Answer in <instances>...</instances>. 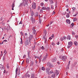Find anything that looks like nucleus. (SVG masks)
I'll use <instances>...</instances> for the list:
<instances>
[{"label": "nucleus", "instance_id": "f257e3e1", "mask_svg": "<svg viewBox=\"0 0 78 78\" xmlns=\"http://www.w3.org/2000/svg\"><path fill=\"white\" fill-rule=\"evenodd\" d=\"M31 16H32L30 18V20L31 22H32L33 23H34L35 22V19L34 18H33V16H34V12H32L31 13Z\"/></svg>", "mask_w": 78, "mask_h": 78}, {"label": "nucleus", "instance_id": "f03ea898", "mask_svg": "<svg viewBox=\"0 0 78 78\" xmlns=\"http://www.w3.org/2000/svg\"><path fill=\"white\" fill-rule=\"evenodd\" d=\"M47 56H48V54L46 53V54L45 56L43 57V58L42 59V62H44V61H46V59H47Z\"/></svg>", "mask_w": 78, "mask_h": 78}, {"label": "nucleus", "instance_id": "7ed1b4c3", "mask_svg": "<svg viewBox=\"0 0 78 78\" xmlns=\"http://www.w3.org/2000/svg\"><path fill=\"white\" fill-rule=\"evenodd\" d=\"M72 46V41H70L68 42V45L67 46L68 48H69L71 46Z\"/></svg>", "mask_w": 78, "mask_h": 78}, {"label": "nucleus", "instance_id": "20e7f679", "mask_svg": "<svg viewBox=\"0 0 78 78\" xmlns=\"http://www.w3.org/2000/svg\"><path fill=\"white\" fill-rule=\"evenodd\" d=\"M33 31V33L34 34H35L36 32V27H34L32 29Z\"/></svg>", "mask_w": 78, "mask_h": 78}, {"label": "nucleus", "instance_id": "39448f33", "mask_svg": "<svg viewBox=\"0 0 78 78\" xmlns=\"http://www.w3.org/2000/svg\"><path fill=\"white\" fill-rule=\"evenodd\" d=\"M39 23H41V22L42 21V17H41V16H40V15H39Z\"/></svg>", "mask_w": 78, "mask_h": 78}, {"label": "nucleus", "instance_id": "423d86ee", "mask_svg": "<svg viewBox=\"0 0 78 78\" xmlns=\"http://www.w3.org/2000/svg\"><path fill=\"white\" fill-rule=\"evenodd\" d=\"M32 39H34L33 38V36L32 35H30L29 38V40L30 43H31V42L30 41L31 40H32Z\"/></svg>", "mask_w": 78, "mask_h": 78}, {"label": "nucleus", "instance_id": "0eeeda50", "mask_svg": "<svg viewBox=\"0 0 78 78\" xmlns=\"http://www.w3.org/2000/svg\"><path fill=\"white\" fill-rule=\"evenodd\" d=\"M67 59V56H63L62 58V60L63 61H66V60Z\"/></svg>", "mask_w": 78, "mask_h": 78}, {"label": "nucleus", "instance_id": "6e6552de", "mask_svg": "<svg viewBox=\"0 0 78 78\" xmlns=\"http://www.w3.org/2000/svg\"><path fill=\"white\" fill-rule=\"evenodd\" d=\"M32 7L33 9H36V3H32Z\"/></svg>", "mask_w": 78, "mask_h": 78}, {"label": "nucleus", "instance_id": "1a4fd4ad", "mask_svg": "<svg viewBox=\"0 0 78 78\" xmlns=\"http://www.w3.org/2000/svg\"><path fill=\"white\" fill-rule=\"evenodd\" d=\"M31 78H36L37 76H36L34 75V74H31Z\"/></svg>", "mask_w": 78, "mask_h": 78}, {"label": "nucleus", "instance_id": "9d476101", "mask_svg": "<svg viewBox=\"0 0 78 78\" xmlns=\"http://www.w3.org/2000/svg\"><path fill=\"white\" fill-rule=\"evenodd\" d=\"M57 59V58H54L51 59V61L53 62H55V61H56Z\"/></svg>", "mask_w": 78, "mask_h": 78}, {"label": "nucleus", "instance_id": "9b49d317", "mask_svg": "<svg viewBox=\"0 0 78 78\" xmlns=\"http://www.w3.org/2000/svg\"><path fill=\"white\" fill-rule=\"evenodd\" d=\"M66 22L68 24H70V21L69 20H66Z\"/></svg>", "mask_w": 78, "mask_h": 78}, {"label": "nucleus", "instance_id": "f8f14e48", "mask_svg": "<svg viewBox=\"0 0 78 78\" xmlns=\"http://www.w3.org/2000/svg\"><path fill=\"white\" fill-rule=\"evenodd\" d=\"M15 6V4L13 3L12 4V10H14V7Z\"/></svg>", "mask_w": 78, "mask_h": 78}, {"label": "nucleus", "instance_id": "ddd939ff", "mask_svg": "<svg viewBox=\"0 0 78 78\" xmlns=\"http://www.w3.org/2000/svg\"><path fill=\"white\" fill-rule=\"evenodd\" d=\"M23 5L24 6H25V5L26 4L27 5V6H28V4H27V3H21L20 5Z\"/></svg>", "mask_w": 78, "mask_h": 78}, {"label": "nucleus", "instance_id": "4468645a", "mask_svg": "<svg viewBox=\"0 0 78 78\" xmlns=\"http://www.w3.org/2000/svg\"><path fill=\"white\" fill-rule=\"evenodd\" d=\"M1 70H4L5 67L3 66H2L0 67Z\"/></svg>", "mask_w": 78, "mask_h": 78}, {"label": "nucleus", "instance_id": "2eb2a0df", "mask_svg": "<svg viewBox=\"0 0 78 78\" xmlns=\"http://www.w3.org/2000/svg\"><path fill=\"white\" fill-rule=\"evenodd\" d=\"M46 34H44V36H43V38L44 40L47 39V38L46 37Z\"/></svg>", "mask_w": 78, "mask_h": 78}, {"label": "nucleus", "instance_id": "dca6fc26", "mask_svg": "<svg viewBox=\"0 0 78 78\" xmlns=\"http://www.w3.org/2000/svg\"><path fill=\"white\" fill-rule=\"evenodd\" d=\"M49 70H50V69L47 68L46 69V73H49Z\"/></svg>", "mask_w": 78, "mask_h": 78}, {"label": "nucleus", "instance_id": "f3484780", "mask_svg": "<svg viewBox=\"0 0 78 78\" xmlns=\"http://www.w3.org/2000/svg\"><path fill=\"white\" fill-rule=\"evenodd\" d=\"M71 38L70 37V36L68 35L67 37V39H69V40H70Z\"/></svg>", "mask_w": 78, "mask_h": 78}, {"label": "nucleus", "instance_id": "a211bd4d", "mask_svg": "<svg viewBox=\"0 0 78 78\" xmlns=\"http://www.w3.org/2000/svg\"><path fill=\"white\" fill-rule=\"evenodd\" d=\"M55 73H56V74H57V75H59V71H58L57 70H55Z\"/></svg>", "mask_w": 78, "mask_h": 78}, {"label": "nucleus", "instance_id": "6ab92c4d", "mask_svg": "<svg viewBox=\"0 0 78 78\" xmlns=\"http://www.w3.org/2000/svg\"><path fill=\"white\" fill-rule=\"evenodd\" d=\"M46 10L47 11H50V7H47L46 9Z\"/></svg>", "mask_w": 78, "mask_h": 78}, {"label": "nucleus", "instance_id": "aec40b11", "mask_svg": "<svg viewBox=\"0 0 78 78\" xmlns=\"http://www.w3.org/2000/svg\"><path fill=\"white\" fill-rule=\"evenodd\" d=\"M28 40L26 41V45H28Z\"/></svg>", "mask_w": 78, "mask_h": 78}, {"label": "nucleus", "instance_id": "412c9836", "mask_svg": "<svg viewBox=\"0 0 78 78\" xmlns=\"http://www.w3.org/2000/svg\"><path fill=\"white\" fill-rule=\"evenodd\" d=\"M9 63H7V69H9Z\"/></svg>", "mask_w": 78, "mask_h": 78}, {"label": "nucleus", "instance_id": "4be33fe9", "mask_svg": "<svg viewBox=\"0 0 78 78\" xmlns=\"http://www.w3.org/2000/svg\"><path fill=\"white\" fill-rule=\"evenodd\" d=\"M34 65V62H32L30 64V66H33Z\"/></svg>", "mask_w": 78, "mask_h": 78}, {"label": "nucleus", "instance_id": "5701e85b", "mask_svg": "<svg viewBox=\"0 0 78 78\" xmlns=\"http://www.w3.org/2000/svg\"><path fill=\"white\" fill-rule=\"evenodd\" d=\"M66 17H67L68 18H69V13H67V15H66Z\"/></svg>", "mask_w": 78, "mask_h": 78}, {"label": "nucleus", "instance_id": "b1692460", "mask_svg": "<svg viewBox=\"0 0 78 78\" xmlns=\"http://www.w3.org/2000/svg\"><path fill=\"white\" fill-rule=\"evenodd\" d=\"M41 6H42V7L44 6V3L43 2H41Z\"/></svg>", "mask_w": 78, "mask_h": 78}, {"label": "nucleus", "instance_id": "393cba45", "mask_svg": "<svg viewBox=\"0 0 78 78\" xmlns=\"http://www.w3.org/2000/svg\"><path fill=\"white\" fill-rule=\"evenodd\" d=\"M78 20L77 18H75L73 19V20L74 22H75V21H76V20Z\"/></svg>", "mask_w": 78, "mask_h": 78}, {"label": "nucleus", "instance_id": "a878e982", "mask_svg": "<svg viewBox=\"0 0 78 78\" xmlns=\"http://www.w3.org/2000/svg\"><path fill=\"white\" fill-rule=\"evenodd\" d=\"M55 74H53L52 75V76H51L52 78H55Z\"/></svg>", "mask_w": 78, "mask_h": 78}, {"label": "nucleus", "instance_id": "bb28decb", "mask_svg": "<svg viewBox=\"0 0 78 78\" xmlns=\"http://www.w3.org/2000/svg\"><path fill=\"white\" fill-rule=\"evenodd\" d=\"M74 44L76 46L78 45V43L76 41H75L74 42Z\"/></svg>", "mask_w": 78, "mask_h": 78}, {"label": "nucleus", "instance_id": "cd10ccee", "mask_svg": "<svg viewBox=\"0 0 78 78\" xmlns=\"http://www.w3.org/2000/svg\"><path fill=\"white\" fill-rule=\"evenodd\" d=\"M49 1L51 2V4H53V2L52 0H49Z\"/></svg>", "mask_w": 78, "mask_h": 78}, {"label": "nucleus", "instance_id": "c85d7f7f", "mask_svg": "<svg viewBox=\"0 0 78 78\" xmlns=\"http://www.w3.org/2000/svg\"><path fill=\"white\" fill-rule=\"evenodd\" d=\"M66 38H67V37H66V36H64L62 37V39L63 40H65Z\"/></svg>", "mask_w": 78, "mask_h": 78}, {"label": "nucleus", "instance_id": "c756f323", "mask_svg": "<svg viewBox=\"0 0 78 78\" xmlns=\"http://www.w3.org/2000/svg\"><path fill=\"white\" fill-rule=\"evenodd\" d=\"M29 61H30V59L29 58H26V62H29Z\"/></svg>", "mask_w": 78, "mask_h": 78}, {"label": "nucleus", "instance_id": "7c9ffc66", "mask_svg": "<svg viewBox=\"0 0 78 78\" xmlns=\"http://www.w3.org/2000/svg\"><path fill=\"white\" fill-rule=\"evenodd\" d=\"M66 14H67V12H64L63 13L62 15H63L64 16H65Z\"/></svg>", "mask_w": 78, "mask_h": 78}, {"label": "nucleus", "instance_id": "2f4dec72", "mask_svg": "<svg viewBox=\"0 0 78 78\" xmlns=\"http://www.w3.org/2000/svg\"><path fill=\"white\" fill-rule=\"evenodd\" d=\"M41 57L42 56H40L39 57V62H40V61L42 60V58H41Z\"/></svg>", "mask_w": 78, "mask_h": 78}, {"label": "nucleus", "instance_id": "473e14b6", "mask_svg": "<svg viewBox=\"0 0 78 78\" xmlns=\"http://www.w3.org/2000/svg\"><path fill=\"white\" fill-rule=\"evenodd\" d=\"M69 65H68L66 66V69H69Z\"/></svg>", "mask_w": 78, "mask_h": 78}, {"label": "nucleus", "instance_id": "72a5a7b5", "mask_svg": "<svg viewBox=\"0 0 78 78\" xmlns=\"http://www.w3.org/2000/svg\"><path fill=\"white\" fill-rule=\"evenodd\" d=\"M18 69L17 68H16V74H17V72H18Z\"/></svg>", "mask_w": 78, "mask_h": 78}, {"label": "nucleus", "instance_id": "f704fd0d", "mask_svg": "<svg viewBox=\"0 0 78 78\" xmlns=\"http://www.w3.org/2000/svg\"><path fill=\"white\" fill-rule=\"evenodd\" d=\"M41 69L42 70H45V68L44 67H42L41 68Z\"/></svg>", "mask_w": 78, "mask_h": 78}, {"label": "nucleus", "instance_id": "c9c22d12", "mask_svg": "<svg viewBox=\"0 0 78 78\" xmlns=\"http://www.w3.org/2000/svg\"><path fill=\"white\" fill-rule=\"evenodd\" d=\"M51 9H54V8L53 7V5H51Z\"/></svg>", "mask_w": 78, "mask_h": 78}, {"label": "nucleus", "instance_id": "e433bc0d", "mask_svg": "<svg viewBox=\"0 0 78 78\" xmlns=\"http://www.w3.org/2000/svg\"><path fill=\"white\" fill-rule=\"evenodd\" d=\"M42 9L44 10H45V9H46V7H42Z\"/></svg>", "mask_w": 78, "mask_h": 78}, {"label": "nucleus", "instance_id": "4c0bfd02", "mask_svg": "<svg viewBox=\"0 0 78 78\" xmlns=\"http://www.w3.org/2000/svg\"><path fill=\"white\" fill-rule=\"evenodd\" d=\"M26 56H27V55H24L23 56V58H26Z\"/></svg>", "mask_w": 78, "mask_h": 78}, {"label": "nucleus", "instance_id": "58836bf2", "mask_svg": "<svg viewBox=\"0 0 78 78\" xmlns=\"http://www.w3.org/2000/svg\"><path fill=\"white\" fill-rule=\"evenodd\" d=\"M51 45H55V44L54 43L52 42L51 44Z\"/></svg>", "mask_w": 78, "mask_h": 78}, {"label": "nucleus", "instance_id": "ea45409f", "mask_svg": "<svg viewBox=\"0 0 78 78\" xmlns=\"http://www.w3.org/2000/svg\"><path fill=\"white\" fill-rule=\"evenodd\" d=\"M72 34L73 35H75V32L74 31L72 32Z\"/></svg>", "mask_w": 78, "mask_h": 78}, {"label": "nucleus", "instance_id": "a19ab883", "mask_svg": "<svg viewBox=\"0 0 78 78\" xmlns=\"http://www.w3.org/2000/svg\"><path fill=\"white\" fill-rule=\"evenodd\" d=\"M72 9L74 11H75V10L76 9V8L75 7H73Z\"/></svg>", "mask_w": 78, "mask_h": 78}, {"label": "nucleus", "instance_id": "79ce46f5", "mask_svg": "<svg viewBox=\"0 0 78 78\" xmlns=\"http://www.w3.org/2000/svg\"><path fill=\"white\" fill-rule=\"evenodd\" d=\"M20 39L21 40V41H20V44H22V38H21Z\"/></svg>", "mask_w": 78, "mask_h": 78}, {"label": "nucleus", "instance_id": "37998d69", "mask_svg": "<svg viewBox=\"0 0 78 78\" xmlns=\"http://www.w3.org/2000/svg\"><path fill=\"white\" fill-rule=\"evenodd\" d=\"M35 48V45H34V47H32V49L33 50H34Z\"/></svg>", "mask_w": 78, "mask_h": 78}, {"label": "nucleus", "instance_id": "c03bdc74", "mask_svg": "<svg viewBox=\"0 0 78 78\" xmlns=\"http://www.w3.org/2000/svg\"><path fill=\"white\" fill-rule=\"evenodd\" d=\"M44 44L47 43V39H44Z\"/></svg>", "mask_w": 78, "mask_h": 78}, {"label": "nucleus", "instance_id": "a18cd8bd", "mask_svg": "<svg viewBox=\"0 0 78 78\" xmlns=\"http://www.w3.org/2000/svg\"><path fill=\"white\" fill-rule=\"evenodd\" d=\"M35 16H36L37 17H38V13L36 12V15Z\"/></svg>", "mask_w": 78, "mask_h": 78}, {"label": "nucleus", "instance_id": "49530a36", "mask_svg": "<svg viewBox=\"0 0 78 78\" xmlns=\"http://www.w3.org/2000/svg\"><path fill=\"white\" fill-rule=\"evenodd\" d=\"M55 14V11H53V13H52V15H54Z\"/></svg>", "mask_w": 78, "mask_h": 78}, {"label": "nucleus", "instance_id": "de8ad7c7", "mask_svg": "<svg viewBox=\"0 0 78 78\" xmlns=\"http://www.w3.org/2000/svg\"><path fill=\"white\" fill-rule=\"evenodd\" d=\"M41 49L42 50H44V46H42V47L41 48Z\"/></svg>", "mask_w": 78, "mask_h": 78}, {"label": "nucleus", "instance_id": "09e8293b", "mask_svg": "<svg viewBox=\"0 0 78 78\" xmlns=\"http://www.w3.org/2000/svg\"><path fill=\"white\" fill-rule=\"evenodd\" d=\"M20 34H21L22 36H23V32H21Z\"/></svg>", "mask_w": 78, "mask_h": 78}, {"label": "nucleus", "instance_id": "8fccbe9b", "mask_svg": "<svg viewBox=\"0 0 78 78\" xmlns=\"http://www.w3.org/2000/svg\"><path fill=\"white\" fill-rule=\"evenodd\" d=\"M6 52H7V51H6V49H5L4 51V53H5V54H6Z\"/></svg>", "mask_w": 78, "mask_h": 78}, {"label": "nucleus", "instance_id": "3c124183", "mask_svg": "<svg viewBox=\"0 0 78 78\" xmlns=\"http://www.w3.org/2000/svg\"><path fill=\"white\" fill-rule=\"evenodd\" d=\"M27 76L28 77V78L30 77V75L29 74H28Z\"/></svg>", "mask_w": 78, "mask_h": 78}, {"label": "nucleus", "instance_id": "603ef678", "mask_svg": "<svg viewBox=\"0 0 78 78\" xmlns=\"http://www.w3.org/2000/svg\"><path fill=\"white\" fill-rule=\"evenodd\" d=\"M60 40L61 41H62L63 39H62V38L61 37L60 38Z\"/></svg>", "mask_w": 78, "mask_h": 78}, {"label": "nucleus", "instance_id": "864d4df0", "mask_svg": "<svg viewBox=\"0 0 78 78\" xmlns=\"http://www.w3.org/2000/svg\"><path fill=\"white\" fill-rule=\"evenodd\" d=\"M30 51H28V55H30Z\"/></svg>", "mask_w": 78, "mask_h": 78}, {"label": "nucleus", "instance_id": "5fc2aeb1", "mask_svg": "<svg viewBox=\"0 0 78 78\" xmlns=\"http://www.w3.org/2000/svg\"><path fill=\"white\" fill-rule=\"evenodd\" d=\"M19 24H22V22L20 21V23H19Z\"/></svg>", "mask_w": 78, "mask_h": 78}, {"label": "nucleus", "instance_id": "6e6d98bb", "mask_svg": "<svg viewBox=\"0 0 78 78\" xmlns=\"http://www.w3.org/2000/svg\"><path fill=\"white\" fill-rule=\"evenodd\" d=\"M71 25L72 26V27H73V26H74V24L73 23H72L71 24Z\"/></svg>", "mask_w": 78, "mask_h": 78}, {"label": "nucleus", "instance_id": "4d7b16f0", "mask_svg": "<svg viewBox=\"0 0 78 78\" xmlns=\"http://www.w3.org/2000/svg\"><path fill=\"white\" fill-rule=\"evenodd\" d=\"M50 73H53V72L52 71H51L50 72Z\"/></svg>", "mask_w": 78, "mask_h": 78}, {"label": "nucleus", "instance_id": "13d9d810", "mask_svg": "<svg viewBox=\"0 0 78 78\" xmlns=\"http://www.w3.org/2000/svg\"><path fill=\"white\" fill-rule=\"evenodd\" d=\"M53 1H54V2H55L56 3L57 2V0H53Z\"/></svg>", "mask_w": 78, "mask_h": 78}, {"label": "nucleus", "instance_id": "bf43d9fd", "mask_svg": "<svg viewBox=\"0 0 78 78\" xmlns=\"http://www.w3.org/2000/svg\"><path fill=\"white\" fill-rule=\"evenodd\" d=\"M4 73H6V70H4V71L3 72Z\"/></svg>", "mask_w": 78, "mask_h": 78}, {"label": "nucleus", "instance_id": "052dcab7", "mask_svg": "<svg viewBox=\"0 0 78 78\" xmlns=\"http://www.w3.org/2000/svg\"><path fill=\"white\" fill-rule=\"evenodd\" d=\"M3 42H7V40H3Z\"/></svg>", "mask_w": 78, "mask_h": 78}, {"label": "nucleus", "instance_id": "680f3d73", "mask_svg": "<svg viewBox=\"0 0 78 78\" xmlns=\"http://www.w3.org/2000/svg\"><path fill=\"white\" fill-rule=\"evenodd\" d=\"M77 16V14H75V15H73V16Z\"/></svg>", "mask_w": 78, "mask_h": 78}, {"label": "nucleus", "instance_id": "e2e57ef3", "mask_svg": "<svg viewBox=\"0 0 78 78\" xmlns=\"http://www.w3.org/2000/svg\"><path fill=\"white\" fill-rule=\"evenodd\" d=\"M63 50H64V49H62V48L61 49V51H63Z\"/></svg>", "mask_w": 78, "mask_h": 78}, {"label": "nucleus", "instance_id": "0e129e2a", "mask_svg": "<svg viewBox=\"0 0 78 78\" xmlns=\"http://www.w3.org/2000/svg\"><path fill=\"white\" fill-rule=\"evenodd\" d=\"M76 63H77V62H75L74 63V66L75 65H76Z\"/></svg>", "mask_w": 78, "mask_h": 78}, {"label": "nucleus", "instance_id": "69168bd1", "mask_svg": "<svg viewBox=\"0 0 78 78\" xmlns=\"http://www.w3.org/2000/svg\"><path fill=\"white\" fill-rule=\"evenodd\" d=\"M57 45H59V42H57Z\"/></svg>", "mask_w": 78, "mask_h": 78}, {"label": "nucleus", "instance_id": "338daca9", "mask_svg": "<svg viewBox=\"0 0 78 78\" xmlns=\"http://www.w3.org/2000/svg\"><path fill=\"white\" fill-rule=\"evenodd\" d=\"M52 38H51V37H50L49 38V39H50V40H51V39H52Z\"/></svg>", "mask_w": 78, "mask_h": 78}, {"label": "nucleus", "instance_id": "774afa93", "mask_svg": "<svg viewBox=\"0 0 78 78\" xmlns=\"http://www.w3.org/2000/svg\"><path fill=\"white\" fill-rule=\"evenodd\" d=\"M27 33H25V36H27Z\"/></svg>", "mask_w": 78, "mask_h": 78}]
</instances>
